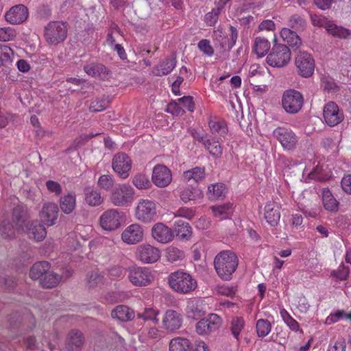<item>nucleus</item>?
<instances>
[{"label":"nucleus","instance_id":"a18cd8bd","mask_svg":"<svg viewBox=\"0 0 351 351\" xmlns=\"http://www.w3.org/2000/svg\"><path fill=\"white\" fill-rule=\"evenodd\" d=\"M180 197L183 202H187L189 201L194 200L196 198L201 197L202 192L197 188L192 189L186 187L180 191Z\"/></svg>","mask_w":351,"mask_h":351},{"label":"nucleus","instance_id":"c9c22d12","mask_svg":"<svg viewBox=\"0 0 351 351\" xmlns=\"http://www.w3.org/2000/svg\"><path fill=\"white\" fill-rule=\"evenodd\" d=\"M306 21L298 14L291 15L287 20V25L291 29L303 32L306 27Z\"/></svg>","mask_w":351,"mask_h":351},{"label":"nucleus","instance_id":"680f3d73","mask_svg":"<svg viewBox=\"0 0 351 351\" xmlns=\"http://www.w3.org/2000/svg\"><path fill=\"white\" fill-rule=\"evenodd\" d=\"M166 112L176 116H180L184 113V110L178 101L170 102L167 107Z\"/></svg>","mask_w":351,"mask_h":351},{"label":"nucleus","instance_id":"72a5a7b5","mask_svg":"<svg viewBox=\"0 0 351 351\" xmlns=\"http://www.w3.org/2000/svg\"><path fill=\"white\" fill-rule=\"evenodd\" d=\"M186 312L187 317L193 319H197L204 314L202 304L198 300L188 302Z\"/></svg>","mask_w":351,"mask_h":351},{"label":"nucleus","instance_id":"39448f33","mask_svg":"<svg viewBox=\"0 0 351 351\" xmlns=\"http://www.w3.org/2000/svg\"><path fill=\"white\" fill-rule=\"evenodd\" d=\"M304 104L303 95L298 90L293 89L287 90L282 97V106L285 111L289 114H296L302 108Z\"/></svg>","mask_w":351,"mask_h":351},{"label":"nucleus","instance_id":"13d9d810","mask_svg":"<svg viewBox=\"0 0 351 351\" xmlns=\"http://www.w3.org/2000/svg\"><path fill=\"white\" fill-rule=\"evenodd\" d=\"M104 276L98 271H93L88 276V285L90 288L96 287L103 283Z\"/></svg>","mask_w":351,"mask_h":351},{"label":"nucleus","instance_id":"9b49d317","mask_svg":"<svg viewBox=\"0 0 351 351\" xmlns=\"http://www.w3.org/2000/svg\"><path fill=\"white\" fill-rule=\"evenodd\" d=\"M122 221V213L117 209H109L105 211L101 215L99 219L101 227L108 231H112L119 228Z\"/></svg>","mask_w":351,"mask_h":351},{"label":"nucleus","instance_id":"4c0bfd02","mask_svg":"<svg viewBox=\"0 0 351 351\" xmlns=\"http://www.w3.org/2000/svg\"><path fill=\"white\" fill-rule=\"evenodd\" d=\"M173 232L181 239H189L191 236L192 229L189 223L178 219L174 222Z\"/></svg>","mask_w":351,"mask_h":351},{"label":"nucleus","instance_id":"e2e57ef3","mask_svg":"<svg viewBox=\"0 0 351 351\" xmlns=\"http://www.w3.org/2000/svg\"><path fill=\"white\" fill-rule=\"evenodd\" d=\"M199 49L204 54L211 56L214 54V49L208 40L202 39L198 43Z\"/></svg>","mask_w":351,"mask_h":351},{"label":"nucleus","instance_id":"8fccbe9b","mask_svg":"<svg viewBox=\"0 0 351 351\" xmlns=\"http://www.w3.org/2000/svg\"><path fill=\"white\" fill-rule=\"evenodd\" d=\"M166 256L169 261L174 263L182 260L184 258V252L175 246H169L167 249Z\"/></svg>","mask_w":351,"mask_h":351},{"label":"nucleus","instance_id":"0e129e2a","mask_svg":"<svg viewBox=\"0 0 351 351\" xmlns=\"http://www.w3.org/2000/svg\"><path fill=\"white\" fill-rule=\"evenodd\" d=\"M108 106V101L102 99H96L90 105V110L92 112H101Z\"/></svg>","mask_w":351,"mask_h":351},{"label":"nucleus","instance_id":"de8ad7c7","mask_svg":"<svg viewBox=\"0 0 351 351\" xmlns=\"http://www.w3.org/2000/svg\"><path fill=\"white\" fill-rule=\"evenodd\" d=\"M210 208L215 217H219L222 219L227 217L230 213L232 208V204L228 202L223 204L213 206Z\"/></svg>","mask_w":351,"mask_h":351},{"label":"nucleus","instance_id":"c85d7f7f","mask_svg":"<svg viewBox=\"0 0 351 351\" xmlns=\"http://www.w3.org/2000/svg\"><path fill=\"white\" fill-rule=\"evenodd\" d=\"M205 168L195 167L183 173V180L186 182L199 183L205 178Z\"/></svg>","mask_w":351,"mask_h":351},{"label":"nucleus","instance_id":"7ed1b4c3","mask_svg":"<svg viewBox=\"0 0 351 351\" xmlns=\"http://www.w3.org/2000/svg\"><path fill=\"white\" fill-rule=\"evenodd\" d=\"M67 25L62 21H51L45 27L44 37L51 45L64 41L67 36Z\"/></svg>","mask_w":351,"mask_h":351},{"label":"nucleus","instance_id":"052dcab7","mask_svg":"<svg viewBox=\"0 0 351 351\" xmlns=\"http://www.w3.org/2000/svg\"><path fill=\"white\" fill-rule=\"evenodd\" d=\"M16 32L12 27H0V41L6 42L14 39Z\"/></svg>","mask_w":351,"mask_h":351},{"label":"nucleus","instance_id":"473e14b6","mask_svg":"<svg viewBox=\"0 0 351 351\" xmlns=\"http://www.w3.org/2000/svg\"><path fill=\"white\" fill-rule=\"evenodd\" d=\"M62 279V276L51 271L50 269L46 272L43 278H40V285L46 289H51L56 287Z\"/></svg>","mask_w":351,"mask_h":351},{"label":"nucleus","instance_id":"4d7b16f0","mask_svg":"<svg viewBox=\"0 0 351 351\" xmlns=\"http://www.w3.org/2000/svg\"><path fill=\"white\" fill-rule=\"evenodd\" d=\"M310 19L312 24L314 26L319 27H325L327 30V26L330 25L331 22L329 21L325 16L321 14H310Z\"/></svg>","mask_w":351,"mask_h":351},{"label":"nucleus","instance_id":"6ab92c4d","mask_svg":"<svg viewBox=\"0 0 351 351\" xmlns=\"http://www.w3.org/2000/svg\"><path fill=\"white\" fill-rule=\"evenodd\" d=\"M143 230L137 223L130 225L121 234V239L125 243L130 245L136 244L143 240Z\"/></svg>","mask_w":351,"mask_h":351},{"label":"nucleus","instance_id":"37998d69","mask_svg":"<svg viewBox=\"0 0 351 351\" xmlns=\"http://www.w3.org/2000/svg\"><path fill=\"white\" fill-rule=\"evenodd\" d=\"M190 341L185 338L178 337L173 339L169 343L170 351H189Z\"/></svg>","mask_w":351,"mask_h":351},{"label":"nucleus","instance_id":"7c9ffc66","mask_svg":"<svg viewBox=\"0 0 351 351\" xmlns=\"http://www.w3.org/2000/svg\"><path fill=\"white\" fill-rule=\"evenodd\" d=\"M60 208L65 214L71 213L76 206V196L75 193L70 192L62 196L60 199Z\"/></svg>","mask_w":351,"mask_h":351},{"label":"nucleus","instance_id":"3c124183","mask_svg":"<svg viewBox=\"0 0 351 351\" xmlns=\"http://www.w3.org/2000/svg\"><path fill=\"white\" fill-rule=\"evenodd\" d=\"M15 230L9 220H3L0 223V233L5 239H12L14 237Z\"/></svg>","mask_w":351,"mask_h":351},{"label":"nucleus","instance_id":"bf43d9fd","mask_svg":"<svg viewBox=\"0 0 351 351\" xmlns=\"http://www.w3.org/2000/svg\"><path fill=\"white\" fill-rule=\"evenodd\" d=\"M280 315L286 323V324L289 327V328L293 331H298L299 329L298 323L289 314V313L285 309L280 310Z\"/></svg>","mask_w":351,"mask_h":351},{"label":"nucleus","instance_id":"f8f14e48","mask_svg":"<svg viewBox=\"0 0 351 351\" xmlns=\"http://www.w3.org/2000/svg\"><path fill=\"white\" fill-rule=\"evenodd\" d=\"M182 323V314L173 309L167 310L162 318V328L169 333H173L181 328Z\"/></svg>","mask_w":351,"mask_h":351},{"label":"nucleus","instance_id":"393cba45","mask_svg":"<svg viewBox=\"0 0 351 351\" xmlns=\"http://www.w3.org/2000/svg\"><path fill=\"white\" fill-rule=\"evenodd\" d=\"M265 218L271 226L277 225L280 218V208L275 202H269L265 207Z\"/></svg>","mask_w":351,"mask_h":351},{"label":"nucleus","instance_id":"774afa93","mask_svg":"<svg viewBox=\"0 0 351 351\" xmlns=\"http://www.w3.org/2000/svg\"><path fill=\"white\" fill-rule=\"evenodd\" d=\"M219 14V9L213 10L210 12L207 13L205 15V22L209 26H213L215 25L218 20V16Z\"/></svg>","mask_w":351,"mask_h":351},{"label":"nucleus","instance_id":"4be33fe9","mask_svg":"<svg viewBox=\"0 0 351 351\" xmlns=\"http://www.w3.org/2000/svg\"><path fill=\"white\" fill-rule=\"evenodd\" d=\"M59 208L55 203H45L40 212V217L43 223L51 226L55 223L58 219Z\"/></svg>","mask_w":351,"mask_h":351},{"label":"nucleus","instance_id":"338daca9","mask_svg":"<svg viewBox=\"0 0 351 351\" xmlns=\"http://www.w3.org/2000/svg\"><path fill=\"white\" fill-rule=\"evenodd\" d=\"M178 102L182 108H186L189 112H193L195 104L193 101V97L191 96H184L178 99Z\"/></svg>","mask_w":351,"mask_h":351},{"label":"nucleus","instance_id":"2f4dec72","mask_svg":"<svg viewBox=\"0 0 351 351\" xmlns=\"http://www.w3.org/2000/svg\"><path fill=\"white\" fill-rule=\"evenodd\" d=\"M50 269V265L47 261H39L34 263L30 269L29 277L32 280H38L43 278L46 272Z\"/></svg>","mask_w":351,"mask_h":351},{"label":"nucleus","instance_id":"49530a36","mask_svg":"<svg viewBox=\"0 0 351 351\" xmlns=\"http://www.w3.org/2000/svg\"><path fill=\"white\" fill-rule=\"evenodd\" d=\"M327 32L332 36L339 38H347L350 34V31L348 29L337 26L332 23L329 26H327Z\"/></svg>","mask_w":351,"mask_h":351},{"label":"nucleus","instance_id":"2eb2a0df","mask_svg":"<svg viewBox=\"0 0 351 351\" xmlns=\"http://www.w3.org/2000/svg\"><path fill=\"white\" fill-rule=\"evenodd\" d=\"M323 116L326 123L333 127L338 125L343 119V112L339 108V106L333 101L326 104L323 109Z\"/></svg>","mask_w":351,"mask_h":351},{"label":"nucleus","instance_id":"20e7f679","mask_svg":"<svg viewBox=\"0 0 351 351\" xmlns=\"http://www.w3.org/2000/svg\"><path fill=\"white\" fill-rule=\"evenodd\" d=\"M291 60L289 48L283 44L274 45L267 56V62L274 67H283Z\"/></svg>","mask_w":351,"mask_h":351},{"label":"nucleus","instance_id":"f257e3e1","mask_svg":"<svg viewBox=\"0 0 351 351\" xmlns=\"http://www.w3.org/2000/svg\"><path fill=\"white\" fill-rule=\"evenodd\" d=\"M239 263L237 254L231 250L218 253L214 259V266L218 276L223 280H230Z\"/></svg>","mask_w":351,"mask_h":351},{"label":"nucleus","instance_id":"e433bc0d","mask_svg":"<svg viewBox=\"0 0 351 351\" xmlns=\"http://www.w3.org/2000/svg\"><path fill=\"white\" fill-rule=\"evenodd\" d=\"M322 202L324 208L328 211H336L338 208L339 202L327 188L322 190Z\"/></svg>","mask_w":351,"mask_h":351},{"label":"nucleus","instance_id":"9d476101","mask_svg":"<svg viewBox=\"0 0 351 351\" xmlns=\"http://www.w3.org/2000/svg\"><path fill=\"white\" fill-rule=\"evenodd\" d=\"M128 278L135 286L145 287L153 280V276L147 267H132L128 269Z\"/></svg>","mask_w":351,"mask_h":351},{"label":"nucleus","instance_id":"58836bf2","mask_svg":"<svg viewBox=\"0 0 351 351\" xmlns=\"http://www.w3.org/2000/svg\"><path fill=\"white\" fill-rule=\"evenodd\" d=\"M84 195L86 202L91 206H98L102 202L100 193L90 187H86L84 189Z\"/></svg>","mask_w":351,"mask_h":351},{"label":"nucleus","instance_id":"09e8293b","mask_svg":"<svg viewBox=\"0 0 351 351\" xmlns=\"http://www.w3.org/2000/svg\"><path fill=\"white\" fill-rule=\"evenodd\" d=\"M158 310L153 308H145L143 312L137 314V317L145 321H152L154 324H157L159 322V319H158Z\"/></svg>","mask_w":351,"mask_h":351},{"label":"nucleus","instance_id":"69168bd1","mask_svg":"<svg viewBox=\"0 0 351 351\" xmlns=\"http://www.w3.org/2000/svg\"><path fill=\"white\" fill-rule=\"evenodd\" d=\"M176 217H184L187 219H191L195 215V210L193 208H180L174 213Z\"/></svg>","mask_w":351,"mask_h":351},{"label":"nucleus","instance_id":"f3484780","mask_svg":"<svg viewBox=\"0 0 351 351\" xmlns=\"http://www.w3.org/2000/svg\"><path fill=\"white\" fill-rule=\"evenodd\" d=\"M28 9L22 4L12 7L5 14L7 22L12 25L21 24L28 17Z\"/></svg>","mask_w":351,"mask_h":351},{"label":"nucleus","instance_id":"864d4df0","mask_svg":"<svg viewBox=\"0 0 351 351\" xmlns=\"http://www.w3.org/2000/svg\"><path fill=\"white\" fill-rule=\"evenodd\" d=\"M256 328L258 336L265 337L271 331V326L267 319H260L256 322Z\"/></svg>","mask_w":351,"mask_h":351},{"label":"nucleus","instance_id":"dca6fc26","mask_svg":"<svg viewBox=\"0 0 351 351\" xmlns=\"http://www.w3.org/2000/svg\"><path fill=\"white\" fill-rule=\"evenodd\" d=\"M131 160L125 153H119L114 156L112 165L113 170L122 178L129 176L131 169Z\"/></svg>","mask_w":351,"mask_h":351},{"label":"nucleus","instance_id":"aec40b11","mask_svg":"<svg viewBox=\"0 0 351 351\" xmlns=\"http://www.w3.org/2000/svg\"><path fill=\"white\" fill-rule=\"evenodd\" d=\"M29 215L28 209L23 205H18L14 208L12 212V221L15 224V228L17 231H23L24 228L28 226Z\"/></svg>","mask_w":351,"mask_h":351},{"label":"nucleus","instance_id":"a211bd4d","mask_svg":"<svg viewBox=\"0 0 351 351\" xmlns=\"http://www.w3.org/2000/svg\"><path fill=\"white\" fill-rule=\"evenodd\" d=\"M153 238L159 243H168L173 241L174 232L162 223H157L152 228Z\"/></svg>","mask_w":351,"mask_h":351},{"label":"nucleus","instance_id":"5701e85b","mask_svg":"<svg viewBox=\"0 0 351 351\" xmlns=\"http://www.w3.org/2000/svg\"><path fill=\"white\" fill-rule=\"evenodd\" d=\"M84 341L85 337L80 330L77 329L71 330L66 338V348L69 351L80 350Z\"/></svg>","mask_w":351,"mask_h":351},{"label":"nucleus","instance_id":"c756f323","mask_svg":"<svg viewBox=\"0 0 351 351\" xmlns=\"http://www.w3.org/2000/svg\"><path fill=\"white\" fill-rule=\"evenodd\" d=\"M280 35L284 41L292 48L298 49L302 45V41L297 33L290 28L284 27L280 32Z\"/></svg>","mask_w":351,"mask_h":351},{"label":"nucleus","instance_id":"423d86ee","mask_svg":"<svg viewBox=\"0 0 351 351\" xmlns=\"http://www.w3.org/2000/svg\"><path fill=\"white\" fill-rule=\"evenodd\" d=\"M136 218L143 223H150L157 219L156 202L149 199H141L135 210Z\"/></svg>","mask_w":351,"mask_h":351},{"label":"nucleus","instance_id":"1a4fd4ad","mask_svg":"<svg viewBox=\"0 0 351 351\" xmlns=\"http://www.w3.org/2000/svg\"><path fill=\"white\" fill-rule=\"evenodd\" d=\"M134 190L127 184H119L112 191L111 202L117 206H127L133 199Z\"/></svg>","mask_w":351,"mask_h":351},{"label":"nucleus","instance_id":"b1692460","mask_svg":"<svg viewBox=\"0 0 351 351\" xmlns=\"http://www.w3.org/2000/svg\"><path fill=\"white\" fill-rule=\"evenodd\" d=\"M25 228H27L28 237L36 241L43 240L47 234L44 226L38 221H33L29 223L28 226Z\"/></svg>","mask_w":351,"mask_h":351},{"label":"nucleus","instance_id":"ddd939ff","mask_svg":"<svg viewBox=\"0 0 351 351\" xmlns=\"http://www.w3.org/2000/svg\"><path fill=\"white\" fill-rule=\"evenodd\" d=\"M222 324V319L217 314H210L200 319L196 324V331L200 335H206L217 330Z\"/></svg>","mask_w":351,"mask_h":351},{"label":"nucleus","instance_id":"ea45409f","mask_svg":"<svg viewBox=\"0 0 351 351\" xmlns=\"http://www.w3.org/2000/svg\"><path fill=\"white\" fill-rule=\"evenodd\" d=\"M204 147L215 158H219L222 155L223 148L219 141L208 138Z\"/></svg>","mask_w":351,"mask_h":351},{"label":"nucleus","instance_id":"603ef678","mask_svg":"<svg viewBox=\"0 0 351 351\" xmlns=\"http://www.w3.org/2000/svg\"><path fill=\"white\" fill-rule=\"evenodd\" d=\"M132 182L138 189H147L152 186L151 182L148 177L142 173H138L133 178Z\"/></svg>","mask_w":351,"mask_h":351},{"label":"nucleus","instance_id":"6e6552de","mask_svg":"<svg viewBox=\"0 0 351 351\" xmlns=\"http://www.w3.org/2000/svg\"><path fill=\"white\" fill-rule=\"evenodd\" d=\"M273 136L285 150L293 151L297 147L298 137L290 128L278 127L273 131Z\"/></svg>","mask_w":351,"mask_h":351},{"label":"nucleus","instance_id":"79ce46f5","mask_svg":"<svg viewBox=\"0 0 351 351\" xmlns=\"http://www.w3.org/2000/svg\"><path fill=\"white\" fill-rule=\"evenodd\" d=\"M270 49V43L265 38L258 37L255 39L254 50L259 57L264 56Z\"/></svg>","mask_w":351,"mask_h":351},{"label":"nucleus","instance_id":"bb28decb","mask_svg":"<svg viewBox=\"0 0 351 351\" xmlns=\"http://www.w3.org/2000/svg\"><path fill=\"white\" fill-rule=\"evenodd\" d=\"M111 317L121 322H128L134 317V311L125 305H119L111 311Z\"/></svg>","mask_w":351,"mask_h":351},{"label":"nucleus","instance_id":"5fc2aeb1","mask_svg":"<svg viewBox=\"0 0 351 351\" xmlns=\"http://www.w3.org/2000/svg\"><path fill=\"white\" fill-rule=\"evenodd\" d=\"M209 128L213 134H218L220 136H224L228 132L226 125L223 121H215L210 120L208 123Z\"/></svg>","mask_w":351,"mask_h":351},{"label":"nucleus","instance_id":"6e6d98bb","mask_svg":"<svg viewBox=\"0 0 351 351\" xmlns=\"http://www.w3.org/2000/svg\"><path fill=\"white\" fill-rule=\"evenodd\" d=\"M114 184L113 176L108 174L101 175L97 181L98 186L106 191L111 190Z\"/></svg>","mask_w":351,"mask_h":351},{"label":"nucleus","instance_id":"a19ab883","mask_svg":"<svg viewBox=\"0 0 351 351\" xmlns=\"http://www.w3.org/2000/svg\"><path fill=\"white\" fill-rule=\"evenodd\" d=\"M13 55L14 52L10 47L0 44V66L10 65Z\"/></svg>","mask_w":351,"mask_h":351},{"label":"nucleus","instance_id":"412c9836","mask_svg":"<svg viewBox=\"0 0 351 351\" xmlns=\"http://www.w3.org/2000/svg\"><path fill=\"white\" fill-rule=\"evenodd\" d=\"M138 257L144 263H153L160 257V250L149 244L141 245L137 250Z\"/></svg>","mask_w":351,"mask_h":351},{"label":"nucleus","instance_id":"a878e982","mask_svg":"<svg viewBox=\"0 0 351 351\" xmlns=\"http://www.w3.org/2000/svg\"><path fill=\"white\" fill-rule=\"evenodd\" d=\"M84 71L92 77H99L101 79L108 77L110 70L104 64L99 63H90L84 66Z\"/></svg>","mask_w":351,"mask_h":351},{"label":"nucleus","instance_id":"f03ea898","mask_svg":"<svg viewBox=\"0 0 351 351\" xmlns=\"http://www.w3.org/2000/svg\"><path fill=\"white\" fill-rule=\"evenodd\" d=\"M168 283L173 291L181 294L189 293L197 286L196 280L184 270L171 273L168 276Z\"/></svg>","mask_w":351,"mask_h":351},{"label":"nucleus","instance_id":"4468645a","mask_svg":"<svg viewBox=\"0 0 351 351\" xmlns=\"http://www.w3.org/2000/svg\"><path fill=\"white\" fill-rule=\"evenodd\" d=\"M152 182L158 187L164 188L170 184L172 181L171 170L164 165L158 164L152 170Z\"/></svg>","mask_w":351,"mask_h":351},{"label":"nucleus","instance_id":"0eeeda50","mask_svg":"<svg viewBox=\"0 0 351 351\" xmlns=\"http://www.w3.org/2000/svg\"><path fill=\"white\" fill-rule=\"evenodd\" d=\"M298 74L304 78L310 77L315 71V63L313 56L306 51H298L295 58Z\"/></svg>","mask_w":351,"mask_h":351},{"label":"nucleus","instance_id":"f704fd0d","mask_svg":"<svg viewBox=\"0 0 351 351\" xmlns=\"http://www.w3.org/2000/svg\"><path fill=\"white\" fill-rule=\"evenodd\" d=\"M226 193V186L222 183L211 184L208 189V198L211 200H217L224 198Z\"/></svg>","mask_w":351,"mask_h":351},{"label":"nucleus","instance_id":"c03bdc74","mask_svg":"<svg viewBox=\"0 0 351 351\" xmlns=\"http://www.w3.org/2000/svg\"><path fill=\"white\" fill-rule=\"evenodd\" d=\"M245 326V322L243 317H234L230 322V330L232 336L239 341V335Z\"/></svg>","mask_w":351,"mask_h":351},{"label":"nucleus","instance_id":"cd10ccee","mask_svg":"<svg viewBox=\"0 0 351 351\" xmlns=\"http://www.w3.org/2000/svg\"><path fill=\"white\" fill-rule=\"evenodd\" d=\"M176 65V58L171 56L160 62L154 68V73L156 76L166 75L171 72Z\"/></svg>","mask_w":351,"mask_h":351}]
</instances>
